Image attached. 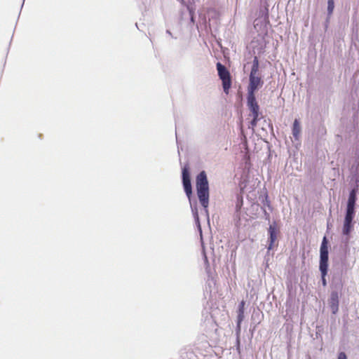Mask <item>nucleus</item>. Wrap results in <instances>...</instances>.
<instances>
[{
    "label": "nucleus",
    "mask_w": 359,
    "mask_h": 359,
    "mask_svg": "<svg viewBox=\"0 0 359 359\" xmlns=\"http://www.w3.org/2000/svg\"><path fill=\"white\" fill-rule=\"evenodd\" d=\"M196 191L201 205L208 212L209 205V186L205 171H201L196 177Z\"/></svg>",
    "instance_id": "1"
},
{
    "label": "nucleus",
    "mask_w": 359,
    "mask_h": 359,
    "mask_svg": "<svg viewBox=\"0 0 359 359\" xmlns=\"http://www.w3.org/2000/svg\"><path fill=\"white\" fill-rule=\"evenodd\" d=\"M356 201V194L355 190H352L349 194L346 213L344 221L342 233L344 235L348 236L352 231L353 224V219L355 215V205Z\"/></svg>",
    "instance_id": "2"
},
{
    "label": "nucleus",
    "mask_w": 359,
    "mask_h": 359,
    "mask_svg": "<svg viewBox=\"0 0 359 359\" xmlns=\"http://www.w3.org/2000/svg\"><path fill=\"white\" fill-rule=\"evenodd\" d=\"M247 107L249 110L248 116L252 117L249 128L254 130L257 126L258 121L263 118L262 114L260 111L259 105L255 96L247 95Z\"/></svg>",
    "instance_id": "3"
},
{
    "label": "nucleus",
    "mask_w": 359,
    "mask_h": 359,
    "mask_svg": "<svg viewBox=\"0 0 359 359\" xmlns=\"http://www.w3.org/2000/svg\"><path fill=\"white\" fill-rule=\"evenodd\" d=\"M217 69L218 76L222 80L224 92L228 95L231 87V77L230 72L226 68V67L220 62L217 63Z\"/></svg>",
    "instance_id": "4"
},
{
    "label": "nucleus",
    "mask_w": 359,
    "mask_h": 359,
    "mask_svg": "<svg viewBox=\"0 0 359 359\" xmlns=\"http://www.w3.org/2000/svg\"><path fill=\"white\" fill-rule=\"evenodd\" d=\"M263 81L259 74H250L249 84L248 86V96H255V92L262 86Z\"/></svg>",
    "instance_id": "5"
},
{
    "label": "nucleus",
    "mask_w": 359,
    "mask_h": 359,
    "mask_svg": "<svg viewBox=\"0 0 359 359\" xmlns=\"http://www.w3.org/2000/svg\"><path fill=\"white\" fill-rule=\"evenodd\" d=\"M320 264L319 269H328V248L327 246V239L324 237L320 250Z\"/></svg>",
    "instance_id": "6"
},
{
    "label": "nucleus",
    "mask_w": 359,
    "mask_h": 359,
    "mask_svg": "<svg viewBox=\"0 0 359 359\" xmlns=\"http://www.w3.org/2000/svg\"><path fill=\"white\" fill-rule=\"evenodd\" d=\"M182 183L184 191L189 198L192 194V187L191 184L190 175L189 172V166L185 165L182 168Z\"/></svg>",
    "instance_id": "7"
},
{
    "label": "nucleus",
    "mask_w": 359,
    "mask_h": 359,
    "mask_svg": "<svg viewBox=\"0 0 359 359\" xmlns=\"http://www.w3.org/2000/svg\"><path fill=\"white\" fill-rule=\"evenodd\" d=\"M329 305L333 314L338 312L339 310V295L337 292H332L329 300Z\"/></svg>",
    "instance_id": "8"
},
{
    "label": "nucleus",
    "mask_w": 359,
    "mask_h": 359,
    "mask_svg": "<svg viewBox=\"0 0 359 359\" xmlns=\"http://www.w3.org/2000/svg\"><path fill=\"white\" fill-rule=\"evenodd\" d=\"M269 244L268 247V250H271L273 249L274 246V243L277 240V232L275 226L270 225L269 228Z\"/></svg>",
    "instance_id": "9"
},
{
    "label": "nucleus",
    "mask_w": 359,
    "mask_h": 359,
    "mask_svg": "<svg viewBox=\"0 0 359 359\" xmlns=\"http://www.w3.org/2000/svg\"><path fill=\"white\" fill-rule=\"evenodd\" d=\"M301 133V126L299 120L295 119L292 126V134L297 139Z\"/></svg>",
    "instance_id": "10"
},
{
    "label": "nucleus",
    "mask_w": 359,
    "mask_h": 359,
    "mask_svg": "<svg viewBox=\"0 0 359 359\" xmlns=\"http://www.w3.org/2000/svg\"><path fill=\"white\" fill-rule=\"evenodd\" d=\"M250 73H253V74L259 73V60H258L257 57H254Z\"/></svg>",
    "instance_id": "11"
},
{
    "label": "nucleus",
    "mask_w": 359,
    "mask_h": 359,
    "mask_svg": "<svg viewBox=\"0 0 359 359\" xmlns=\"http://www.w3.org/2000/svg\"><path fill=\"white\" fill-rule=\"evenodd\" d=\"M244 318V313L238 312V322H237V329L238 331L241 330V324Z\"/></svg>",
    "instance_id": "12"
},
{
    "label": "nucleus",
    "mask_w": 359,
    "mask_h": 359,
    "mask_svg": "<svg viewBox=\"0 0 359 359\" xmlns=\"http://www.w3.org/2000/svg\"><path fill=\"white\" fill-rule=\"evenodd\" d=\"M320 273H321V279H322V284L323 286H326L327 285V281H326V278H325V276H327V269H325V272H324V271L323 269H320Z\"/></svg>",
    "instance_id": "13"
},
{
    "label": "nucleus",
    "mask_w": 359,
    "mask_h": 359,
    "mask_svg": "<svg viewBox=\"0 0 359 359\" xmlns=\"http://www.w3.org/2000/svg\"><path fill=\"white\" fill-rule=\"evenodd\" d=\"M245 305V302L244 300L241 301L239 304L238 311L239 313H244V307Z\"/></svg>",
    "instance_id": "14"
},
{
    "label": "nucleus",
    "mask_w": 359,
    "mask_h": 359,
    "mask_svg": "<svg viewBox=\"0 0 359 359\" xmlns=\"http://www.w3.org/2000/svg\"><path fill=\"white\" fill-rule=\"evenodd\" d=\"M327 3H328L327 10H328L329 13L331 14L334 10V2H327Z\"/></svg>",
    "instance_id": "15"
},
{
    "label": "nucleus",
    "mask_w": 359,
    "mask_h": 359,
    "mask_svg": "<svg viewBox=\"0 0 359 359\" xmlns=\"http://www.w3.org/2000/svg\"><path fill=\"white\" fill-rule=\"evenodd\" d=\"M337 359H347L346 353L344 352L339 353Z\"/></svg>",
    "instance_id": "16"
},
{
    "label": "nucleus",
    "mask_w": 359,
    "mask_h": 359,
    "mask_svg": "<svg viewBox=\"0 0 359 359\" xmlns=\"http://www.w3.org/2000/svg\"><path fill=\"white\" fill-rule=\"evenodd\" d=\"M242 205H243V199L241 198V201H238L236 204V209L238 211L240 210Z\"/></svg>",
    "instance_id": "17"
},
{
    "label": "nucleus",
    "mask_w": 359,
    "mask_h": 359,
    "mask_svg": "<svg viewBox=\"0 0 359 359\" xmlns=\"http://www.w3.org/2000/svg\"><path fill=\"white\" fill-rule=\"evenodd\" d=\"M328 2H334V0H328Z\"/></svg>",
    "instance_id": "18"
}]
</instances>
